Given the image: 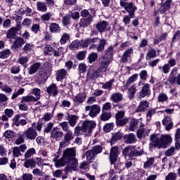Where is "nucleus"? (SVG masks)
I'll use <instances>...</instances> for the list:
<instances>
[{
  "label": "nucleus",
  "mask_w": 180,
  "mask_h": 180,
  "mask_svg": "<svg viewBox=\"0 0 180 180\" xmlns=\"http://www.w3.org/2000/svg\"><path fill=\"white\" fill-rule=\"evenodd\" d=\"M75 150L72 148L66 149L64 150L62 158H60L58 153L55 154L53 162H55V167L60 168V167H65L64 172L65 174L70 172V171H76L78 166V160L75 158ZM60 158V160H58Z\"/></svg>",
  "instance_id": "f257e3e1"
},
{
  "label": "nucleus",
  "mask_w": 180,
  "mask_h": 180,
  "mask_svg": "<svg viewBox=\"0 0 180 180\" xmlns=\"http://www.w3.org/2000/svg\"><path fill=\"white\" fill-rule=\"evenodd\" d=\"M150 146L157 148H167L172 143V137L169 135H163L158 138L156 134H152L150 135Z\"/></svg>",
  "instance_id": "f03ea898"
},
{
  "label": "nucleus",
  "mask_w": 180,
  "mask_h": 180,
  "mask_svg": "<svg viewBox=\"0 0 180 180\" xmlns=\"http://www.w3.org/2000/svg\"><path fill=\"white\" fill-rule=\"evenodd\" d=\"M96 127V123L94 121H84L82 123V127L77 126L75 128L74 136L78 137L79 136H91L92 130Z\"/></svg>",
  "instance_id": "7ed1b4c3"
},
{
  "label": "nucleus",
  "mask_w": 180,
  "mask_h": 180,
  "mask_svg": "<svg viewBox=\"0 0 180 180\" xmlns=\"http://www.w3.org/2000/svg\"><path fill=\"white\" fill-rule=\"evenodd\" d=\"M122 154L125 158L129 157V160H136L137 157L143 155L144 151L143 149H140V147H138V149H136V146L129 145L122 150Z\"/></svg>",
  "instance_id": "20e7f679"
},
{
  "label": "nucleus",
  "mask_w": 180,
  "mask_h": 180,
  "mask_svg": "<svg viewBox=\"0 0 180 180\" xmlns=\"http://www.w3.org/2000/svg\"><path fill=\"white\" fill-rule=\"evenodd\" d=\"M169 82L172 85H179L180 86V73L178 74V68L174 67L169 75L168 78Z\"/></svg>",
  "instance_id": "39448f33"
},
{
  "label": "nucleus",
  "mask_w": 180,
  "mask_h": 180,
  "mask_svg": "<svg viewBox=\"0 0 180 180\" xmlns=\"http://www.w3.org/2000/svg\"><path fill=\"white\" fill-rule=\"evenodd\" d=\"M122 8H124L131 18H134L137 6L133 2H121Z\"/></svg>",
  "instance_id": "423d86ee"
},
{
  "label": "nucleus",
  "mask_w": 180,
  "mask_h": 180,
  "mask_svg": "<svg viewBox=\"0 0 180 180\" xmlns=\"http://www.w3.org/2000/svg\"><path fill=\"white\" fill-rule=\"evenodd\" d=\"M98 44L93 43L89 46V49L92 50H97L98 53H101L105 50V46H106V39H99L98 38Z\"/></svg>",
  "instance_id": "0eeeda50"
},
{
  "label": "nucleus",
  "mask_w": 180,
  "mask_h": 180,
  "mask_svg": "<svg viewBox=\"0 0 180 180\" xmlns=\"http://www.w3.org/2000/svg\"><path fill=\"white\" fill-rule=\"evenodd\" d=\"M85 111L89 112V115L91 117H96L101 113V106L98 105H87L85 107Z\"/></svg>",
  "instance_id": "6e6552de"
},
{
  "label": "nucleus",
  "mask_w": 180,
  "mask_h": 180,
  "mask_svg": "<svg viewBox=\"0 0 180 180\" xmlns=\"http://www.w3.org/2000/svg\"><path fill=\"white\" fill-rule=\"evenodd\" d=\"M32 101H33V97L32 96H22L21 101L18 103L19 110L24 111L29 110V105H27V103H29V102H32Z\"/></svg>",
  "instance_id": "1a4fd4ad"
},
{
  "label": "nucleus",
  "mask_w": 180,
  "mask_h": 180,
  "mask_svg": "<svg viewBox=\"0 0 180 180\" xmlns=\"http://www.w3.org/2000/svg\"><path fill=\"white\" fill-rule=\"evenodd\" d=\"M119 157V147L114 146L111 148L110 153V162L111 165H115L117 162Z\"/></svg>",
  "instance_id": "9d476101"
},
{
  "label": "nucleus",
  "mask_w": 180,
  "mask_h": 180,
  "mask_svg": "<svg viewBox=\"0 0 180 180\" xmlns=\"http://www.w3.org/2000/svg\"><path fill=\"white\" fill-rule=\"evenodd\" d=\"M111 63V60H110L108 58H100L99 59V64L100 66L98 69V72H106L108 71V67H109L110 64Z\"/></svg>",
  "instance_id": "9b49d317"
},
{
  "label": "nucleus",
  "mask_w": 180,
  "mask_h": 180,
  "mask_svg": "<svg viewBox=\"0 0 180 180\" xmlns=\"http://www.w3.org/2000/svg\"><path fill=\"white\" fill-rule=\"evenodd\" d=\"M162 124L165 126V130L169 131L174 127V122L171 116L165 115L164 119L162 121Z\"/></svg>",
  "instance_id": "f8f14e48"
},
{
  "label": "nucleus",
  "mask_w": 180,
  "mask_h": 180,
  "mask_svg": "<svg viewBox=\"0 0 180 180\" xmlns=\"http://www.w3.org/2000/svg\"><path fill=\"white\" fill-rule=\"evenodd\" d=\"M98 40H99V37L87 38L86 39H82L79 41L80 47L85 49L88 47V46H91V44H93V43H98Z\"/></svg>",
  "instance_id": "ddd939ff"
},
{
  "label": "nucleus",
  "mask_w": 180,
  "mask_h": 180,
  "mask_svg": "<svg viewBox=\"0 0 180 180\" xmlns=\"http://www.w3.org/2000/svg\"><path fill=\"white\" fill-rule=\"evenodd\" d=\"M85 101H86V94H85V93L79 94L73 98L75 106H79V105H82Z\"/></svg>",
  "instance_id": "4468645a"
},
{
  "label": "nucleus",
  "mask_w": 180,
  "mask_h": 180,
  "mask_svg": "<svg viewBox=\"0 0 180 180\" xmlns=\"http://www.w3.org/2000/svg\"><path fill=\"white\" fill-rule=\"evenodd\" d=\"M23 134H25L27 140H35L36 137H37V131L33 129V127H30L23 132Z\"/></svg>",
  "instance_id": "2eb2a0df"
},
{
  "label": "nucleus",
  "mask_w": 180,
  "mask_h": 180,
  "mask_svg": "<svg viewBox=\"0 0 180 180\" xmlns=\"http://www.w3.org/2000/svg\"><path fill=\"white\" fill-rule=\"evenodd\" d=\"M151 95V89H150V84L148 83L144 84L142 89L139 91L140 98H146V96H150Z\"/></svg>",
  "instance_id": "dca6fc26"
},
{
  "label": "nucleus",
  "mask_w": 180,
  "mask_h": 180,
  "mask_svg": "<svg viewBox=\"0 0 180 180\" xmlns=\"http://www.w3.org/2000/svg\"><path fill=\"white\" fill-rule=\"evenodd\" d=\"M51 136L52 139L57 140V141H60V140L63 139L64 133H63L58 127H54L51 131Z\"/></svg>",
  "instance_id": "f3484780"
},
{
  "label": "nucleus",
  "mask_w": 180,
  "mask_h": 180,
  "mask_svg": "<svg viewBox=\"0 0 180 180\" xmlns=\"http://www.w3.org/2000/svg\"><path fill=\"white\" fill-rule=\"evenodd\" d=\"M25 43H26V41H25L23 38L18 37L14 41L11 49L13 50V51H18V49H20V47H22Z\"/></svg>",
  "instance_id": "a211bd4d"
},
{
  "label": "nucleus",
  "mask_w": 180,
  "mask_h": 180,
  "mask_svg": "<svg viewBox=\"0 0 180 180\" xmlns=\"http://www.w3.org/2000/svg\"><path fill=\"white\" fill-rule=\"evenodd\" d=\"M134 53V49L133 48H129L124 52L120 59L121 63H128L129 58L131 57V54Z\"/></svg>",
  "instance_id": "6ab92c4d"
},
{
  "label": "nucleus",
  "mask_w": 180,
  "mask_h": 180,
  "mask_svg": "<svg viewBox=\"0 0 180 180\" xmlns=\"http://www.w3.org/2000/svg\"><path fill=\"white\" fill-rule=\"evenodd\" d=\"M46 92L50 96L56 97L58 95V88L56 84L52 83V84L47 87Z\"/></svg>",
  "instance_id": "aec40b11"
},
{
  "label": "nucleus",
  "mask_w": 180,
  "mask_h": 180,
  "mask_svg": "<svg viewBox=\"0 0 180 180\" xmlns=\"http://www.w3.org/2000/svg\"><path fill=\"white\" fill-rule=\"evenodd\" d=\"M109 26V22L107 21H101L100 22L96 25V28L97 29L99 33H105L108 30V27Z\"/></svg>",
  "instance_id": "412c9836"
},
{
  "label": "nucleus",
  "mask_w": 180,
  "mask_h": 180,
  "mask_svg": "<svg viewBox=\"0 0 180 180\" xmlns=\"http://www.w3.org/2000/svg\"><path fill=\"white\" fill-rule=\"evenodd\" d=\"M40 67H41V63L39 62L34 63L27 68L28 74H30V75H33V74H36V72H37V71L40 70Z\"/></svg>",
  "instance_id": "4be33fe9"
},
{
  "label": "nucleus",
  "mask_w": 180,
  "mask_h": 180,
  "mask_svg": "<svg viewBox=\"0 0 180 180\" xmlns=\"http://www.w3.org/2000/svg\"><path fill=\"white\" fill-rule=\"evenodd\" d=\"M14 113L15 112L13 110L6 108L4 110V115H3L0 119L2 120V122H8V120H9V119L13 116Z\"/></svg>",
  "instance_id": "5701e85b"
},
{
  "label": "nucleus",
  "mask_w": 180,
  "mask_h": 180,
  "mask_svg": "<svg viewBox=\"0 0 180 180\" xmlns=\"http://www.w3.org/2000/svg\"><path fill=\"white\" fill-rule=\"evenodd\" d=\"M101 75V72L98 70H94V69L91 68L87 72V79H96Z\"/></svg>",
  "instance_id": "b1692460"
},
{
  "label": "nucleus",
  "mask_w": 180,
  "mask_h": 180,
  "mask_svg": "<svg viewBox=\"0 0 180 180\" xmlns=\"http://www.w3.org/2000/svg\"><path fill=\"white\" fill-rule=\"evenodd\" d=\"M124 140L126 144H134L136 143V135L133 133L125 134Z\"/></svg>",
  "instance_id": "393cba45"
},
{
  "label": "nucleus",
  "mask_w": 180,
  "mask_h": 180,
  "mask_svg": "<svg viewBox=\"0 0 180 180\" xmlns=\"http://www.w3.org/2000/svg\"><path fill=\"white\" fill-rule=\"evenodd\" d=\"M110 99L114 103H119L123 101V95L121 93H112L110 95Z\"/></svg>",
  "instance_id": "a878e982"
},
{
  "label": "nucleus",
  "mask_w": 180,
  "mask_h": 180,
  "mask_svg": "<svg viewBox=\"0 0 180 180\" xmlns=\"http://www.w3.org/2000/svg\"><path fill=\"white\" fill-rule=\"evenodd\" d=\"M20 115H17L13 118V124L19 127V126H26L27 124V121L26 120H20Z\"/></svg>",
  "instance_id": "bb28decb"
},
{
  "label": "nucleus",
  "mask_w": 180,
  "mask_h": 180,
  "mask_svg": "<svg viewBox=\"0 0 180 180\" xmlns=\"http://www.w3.org/2000/svg\"><path fill=\"white\" fill-rule=\"evenodd\" d=\"M68 72L65 69H60L56 71V81H63L65 77H67V74Z\"/></svg>",
  "instance_id": "cd10ccee"
},
{
  "label": "nucleus",
  "mask_w": 180,
  "mask_h": 180,
  "mask_svg": "<svg viewBox=\"0 0 180 180\" xmlns=\"http://www.w3.org/2000/svg\"><path fill=\"white\" fill-rule=\"evenodd\" d=\"M31 93L36 97L32 95H27V96H31L33 98L32 102H37L40 99V94H41V91L39 89L35 88L32 90Z\"/></svg>",
  "instance_id": "c85d7f7f"
},
{
  "label": "nucleus",
  "mask_w": 180,
  "mask_h": 180,
  "mask_svg": "<svg viewBox=\"0 0 180 180\" xmlns=\"http://www.w3.org/2000/svg\"><path fill=\"white\" fill-rule=\"evenodd\" d=\"M92 23V15H89L87 18H81L79 22L80 27H86Z\"/></svg>",
  "instance_id": "c756f323"
},
{
  "label": "nucleus",
  "mask_w": 180,
  "mask_h": 180,
  "mask_svg": "<svg viewBox=\"0 0 180 180\" xmlns=\"http://www.w3.org/2000/svg\"><path fill=\"white\" fill-rule=\"evenodd\" d=\"M113 46H110L107 48L104 52V56L102 57L103 58H107L110 61H112V57H113Z\"/></svg>",
  "instance_id": "7c9ffc66"
},
{
  "label": "nucleus",
  "mask_w": 180,
  "mask_h": 180,
  "mask_svg": "<svg viewBox=\"0 0 180 180\" xmlns=\"http://www.w3.org/2000/svg\"><path fill=\"white\" fill-rule=\"evenodd\" d=\"M36 78L39 82H44V81L49 78V75L43 71V69H40L39 72L36 75Z\"/></svg>",
  "instance_id": "2f4dec72"
},
{
  "label": "nucleus",
  "mask_w": 180,
  "mask_h": 180,
  "mask_svg": "<svg viewBox=\"0 0 180 180\" xmlns=\"http://www.w3.org/2000/svg\"><path fill=\"white\" fill-rule=\"evenodd\" d=\"M49 31L51 33H61V27L56 22L49 23Z\"/></svg>",
  "instance_id": "473e14b6"
},
{
  "label": "nucleus",
  "mask_w": 180,
  "mask_h": 180,
  "mask_svg": "<svg viewBox=\"0 0 180 180\" xmlns=\"http://www.w3.org/2000/svg\"><path fill=\"white\" fill-rule=\"evenodd\" d=\"M138 79H139V74L137 73L134 74L130 77H129L126 84L124 85V88H126V89H127V88H129V86H130V85H131L133 82H136V81H137Z\"/></svg>",
  "instance_id": "72a5a7b5"
},
{
  "label": "nucleus",
  "mask_w": 180,
  "mask_h": 180,
  "mask_svg": "<svg viewBox=\"0 0 180 180\" xmlns=\"http://www.w3.org/2000/svg\"><path fill=\"white\" fill-rule=\"evenodd\" d=\"M150 103H148L147 101H142L139 103L136 108V112H146V109H147Z\"/></svg>",
  "instance_id": "f704fd0d"
},
{
  "label": "nucleus",
  "mask_w": 180,
  "mask_h": 180,
  "mask_svg": "<svg viewBox=\"0 0 180 180\" xmlns=\"http://www.w3.org/2000/svg\"><path fill=\"white\" fill-rule=\"evenodd\" d=\"M159 108H150L146 112L147 122L151 120V117L155 115V113H160V110H158Z\"/></svg>",
  "instance_id": "c9c22d12"
},
{
  "label": "nucleus",
  "mask_w": 180,
  "mask_h": 180,
  "mask_svg": "<svg viewBox=\"0 0 180 180\" xmlns=\"http://www.w3.org/2000/svg\"><path fill=\"white\" fill-rule=\"evenodd\" d=\"M18 27H11L6 32V37L8 39H15L16 37V34H18Z\"/></svg>",
  "instance_id": "e433bc0d"
},
{
  "label": "nucleus",
  "mask_w": 180,
  "mask_h": 180,
  "mask_svg": "<svg viewBox=\"0 0 180 180\" xmlns=\"http://www.w3.org/2000/svg\"><path fill=\"white\" fill-rule=\"evenodd\" d=\"M115 82V79H111L108 82H105V83H101L102 85V89H107V91H112L113 89V84Z\"/></svg>",
  "instance_id": "4c0bfd02"
},
{
  "label": "nucleus",
  "mask_w": 180,
  "mask_h": 180,
  "mask_svg": "<svg viewBox=\"0 0 180 180\" xmlns=\"http://www.w3.org/2000/svg\"><path fill=\"white\" fill-rule=\"evenodd\" d=\"M172 2V0H166V1L161 5V8L160 9V13H165L167 11H169Z\"/></svg>",
  "instance_id": "58836bf2"
},
{
  "label": "nucleus",
  "mask_w": 180,
  "mask_h": 180,
  "mask_svg": "<svg viewBox=\"0 0 180 180\" xmlns=\"http://www.w3.org/2000/svg\"><path fill=\"white\" fill-rule=\"evenodd\" d=\"M42 70L48 75L49 77L51 75V72L53 71V66H51V63L49 62H46L43 65Z\"/></svg>",
  "instance_id": "ea45409f"
},
{
  "label": "nucleus",
  "mask_w": 180,
  "mask_h": 180,
  "mask_svg": "<svg viewBox=\"0 0 180 180\" xmlns=\"http://www.w3.org/2000/svg\"><path fill=\"white\" fill-rule=\"evenodd\" d=\"M33 50H34V44L33 43H27L22 48V51L25 54H30Z\"/></svg>",
  "instance_id": "a19ab883"
},
{
  "label": "nucleus",
  "mask_w": 180,
  "mask_h": 180,
  "mask_svg": "<svg viewBox=\"0 0 180 180\" xmlns=\"http://www.w3.org/2000/svg\"><path fill=\"white\" fill-rule=\"evenodd\" d=\"M136 92H137V86L133 84L128 89L127 95L129 99H133V98H134V95H136Z\"/></svg>",
  "instance_id": "79ce46f5"
},
{
  "label": "nucleus",
  "mask_w": 180,
  "mask_h": 180,
  "mask_svg": "<svg viewBox=\"0 0 180 180\" xmlns=\"http://www.w3.org/2000/svg\"><path fill=\"white\" fill-rule=\"evenodd\" d=\"M68 117L71 127H75V124H77V122H78V119H79V117L75 115H70V114H68Z\"/></svg>",
  "instance_id": "37998d69"
},
{
  "label": "nucleus",
  "mask_w": 180,
  "mask_h": 180,
  "mask_svg": "<svg viewBox=\"0 0 180 180\" xmlns=\"http://www.w3.org/2000/svg\"><path fill=\"white\" fill-rule=\"evenodd\" d=\"M155 57H157V51L154 48H150L146 53V60H151L152 58H155Z\"/></svg>",
  "instance_id": "c03bdc74"
},
{
  "label": "nucleus",
  "mask_w": 180,
  "mask_h": 180,
  "mask_svg": "<svg viewBox=\"0 0 180 180\" xmlns=\"http://www.w3.org/2000/svg\"><path fill=\"white\" fill-rule=\"evenodd\" d=\"M37 9L39 12H47V5L43 1L37 2Z\"/></svg>",
  "instance_id": "a18cd8bd"
},
{
  "label": "nucleus",
  "mask_w": 180,
  "mask_h": 180,
  "mask_svg": "<svg viewBox=\"0 0 180 180\" xmlns=\"http://www.w3.org/2000/svg\"><path fill=\"white\" fill-rule=\"evenodd\" d=\"M127 122H129V118L127 117L115 120V124L117 127H123V126H126Z\"/></svg>",
  "instance_id": "49530a36"
},
{
  "label": "nucleus",
  "mask_w": 180,
  "mask_h": 180,
  "mask_svg": "<svg viewBox=\"0 0 180 180\" xmlns=\"http://www.w3.org/2000/svg\"><path fill=\"white\" fill-rule=\"evenodd\" d=\"M85 157H86V160L89 161V162H92L95 157H96V155H95L93 150L91 149V150H88L86 152Z\"/></svg>",
  "instance_id": "de8ad7c7"
},
{
  "label": "nucleus",
  "mask_w": 180,
  "mask_h": 180,
  "mask_svg": "<svg viewBox=\"0 0 180 180\" xmlns=\"http://www.w3.org/2000/svg\"><path fill=\"white\" fill-rule=\"evenodd\" d=\"M112 117V113L110 112L102 111V113L100 116L101 120L102 122H108Z\"/></svg>",
  "instance_id": "09e8293b"
},
{
  "label": "nucleus",
  "mask_w": 180,
  "mask_h": 180,
  "mask_svg": "<svg viewBox=\"0 0 180 180\" xmlns=\"http://www.w3.org/2000/svg\"><path fill=\"white\" fill-rule=\"evenodd\" d=\"M74 136L75 135H74L72 131H68L64 134L63 140L70 143V142L72 141V140H74Z\"/></svg>",
  "instance_id": "8fccbe9b"
},
{
  "label": "nucleus",
  "mask_w": 180,
  "mask_h": 180,
  "mask_svg": "<svg viewBox=\"0 0 180 180\" xmlns=\"http://www.w3.org/2000/svg\"><path fill=\"white\" fill-rule=\"evenodd\" d=\"M24 167L25 168H36V162L34 161V159L27 160L24 162Z\"/></svg>",
  "instance_id": "3c124183"
},
{
  "label": "nucleus",
  "mask_w": 180,
  "mask_h": 180,
  "mask_svg": "<svg viewBox=\"0 0 180 180\" xmlns=\"http://www.w3.org/2000/svg\"><path fill=\"white\" fill-rule=\"evenodd\" d=\"M19 12L22 14V15H26V16H32V8L27 7V6H24L23 8H21L19 10Z\"/></svg>",
  "instance_id": "603ef678"
},
{
  "label": "nucleus",
  "mask_w": 180,
  "mask_h": 180,
  "mask_svg": "<svg viewBox=\"0 0 180 180\" xmlns=\"http://www.w3.org/2000/svg\"><path fill=\"white\" fill-rule=\"evenodd\" d=\"M154 161H155L154 158H150L149 159H148L146 162H144L143 168L145 169H150V168H151V167L154 165Z\"/></svg>",
  "instance_id": "864d4df0"
},
{
  "label": "nucleus",
  "mask_w": 180,
  "mask_h": 180,
  "mask_svg": "<svg viewBox=\"0 0 180 180\" xmlns=\"http://www.w3.org/2000/svg\"><path fill=\"white\" fill-rule=\"evenodd\" d=\"M53 51L54 49L51 45H46L44 48V56H53Z\"/></svg>",
  "instance_id": "5fc2aeb1"
},
{
  "label": "nucleus",
  "mask_w": 180,
  "mask_h": 180,
  "mask_svg": "<svg viewBox=\"0 0 180 180\" xmlns=\"http://www.w3.org/2000/svg\"><path fill=\"white\" fill-rule=\"evenodd\" d=\"M63 26H70L71 25V16L70 15H66L62 18Z\"/></svg>",
  "instance_id": "6e6d98bb"
},
{
  "label": "nucleus",
  "mask_w": 180,
  "mask_h": 180,
  "mask_svg": "<svg viewBox=\"0 0 180 180\" xmlns=\"http://www.w3.org/2000/svg\"><path fill=\"white\" fill-rule=\"evenodd\" d=\"M34 154H36V149L34 148H31L25 152L24 155L25 158H26L27 160L31 158V157H33Z\"/></svg>",
  "instance_id": "4d7b16f0"
},
{
  "label": "nucleus",
  "mask_w": 180,
  "mask_h": 180,
  "mask_svg": "<svg viewBox=\"0 0 180 180\" xmlns=\"http://www.w3.org/2000/svg\"><path fill=\"white\" fill-rule=\"evenodd\" d=\"M160 71L162 72L163 74H169V71H171V68L169 67V65L165 63L163 66H159L158 67Z\"/></svg>",
  "instance_id": "13d9d810"
},
{
  "label": "nucleus",
  "mask_w": 180,
  "mask_h": 180,
  "mask_svg": "<svg viewBox=\"0 0 180 180\" xmlns=\"http://www.w3.org/2000/svg\"><path fill=\"white\" fill-rule=\"evenodd\" d=\"M79 47H81L79 40H75L70 44L69 49L70 50H78Z\"/></svg>",
  "instance_id": "bf43d9fd"
},
{
  "label": "nucleus",
  "mask_w": 180,
  "mask_h": 180,
  "mask_svg": "<svg viewBox=\"0 0 180 180\" xmlns=\"http://www.w3.org/2000/svg\"><path fill=\"white\" fill-rule=\"evenodd\" d=\"M91 150H93L95 155H98V154H101L103 150V147L101 145H96L92 147Z\"/></svg>",
  "instance_id": "052dcab7"
},
{
  "label": "nucleus",
  "mask_w": 180,
  "mask_h": 180,
  "mask_svg": "<svg viewBox=\"0 0 180 180\" xmlns=\"http://www.w3.org/2000/svg\"><path fill=\"white\" fill-rule=\"evenodd\" d=\"M158 101L160 103H164V102L168 101V96L165 93H160L158 96Z\"/></svg>",
  "instance_id": "680f3d73"
},
{
  "label": "nucleus",
  "mask_w": 180,
  "mask_h": 180,
  "mask_svg": "<svg viewBox=\"0 0 180 180\" xmlns=\"http://www.w3.org/2000/svg\"><path fill=\"white\" fill-rule=\"evenodd\" d=\"M88 60L90 64H92V63H95V61L98 60V53L95 52L89 53L88 56Z\"/></svg>",
  "instance_id": "e2e57ef3"
},
{
  "label": "nucleus",
  "mask_w": 180,
  "mask_h": 180,
  "mask_svg": "<svg viewBox=\"0 0 180 180\" xmlns=\"http://www.w3.org/2000/svg\"><path fill=\"white\" fill-rule=\"evenodd\" d=\"M115 127V123L110 122L107 123L103 127V130L105 133L110 132L111 130H113V128Z\"/></svg>",
  "instance_id": "0e129e2a"
},
{
  "label": "nucleus",
  "mask_w": 180,
  "mask_h": 180,
  "mask_svg": "<svg viewBox=\"0 0 180 180\" xmlns=\"http://www.w3.org/2000/svg\"><path fill=\"white\" fill-rule=\"evenodd\" d=\"M136 136L139 140H141V139H146V129L141 128L139 129L136 132Z\"/></svg>",
  "instance_id": "69168bd1"
},
{
  "label": "nucleus",
  "mask_w": 180,
  "mask_h": 180,
  "mask_svg": "<svg viewBox=\"0 0 180 180\" xmlns=\"http://www.w3.org/2000/svg\"><path fill=\"white\" fill-rule=\"evenodd\" d=\"M122 137H123V135L121 132H117L114 135H112L111 143H115L119 140H122Z\"/></svg>",
  "instance_id": "338daca9"
},
{
  "label": "nucleus",
  "mask_w": 180,
  "mask_h": 180,
  "mask_svg": "<svg viewBox=\"0 0 180 180\" xmlns=\"http://www.w3.org/2000/svg\"><path fill=\"white\" fill-rule=\"evenodd\" d=\"M178 176L176 173L170 172L168 174L165 176V180H176Z\"/></svg>",
  "instance_id": "774afa93"
}]
</instances>
